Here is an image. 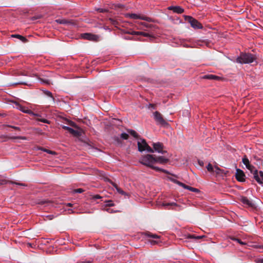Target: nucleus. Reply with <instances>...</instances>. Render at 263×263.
<instances>
[{
  "instance_id": "603ef678",
  "label": "nucleus",
  "mask_w": 263,
  "mask_h": 263,
  "mask_svg": "<svg viewBox=\"0 0 263 263\" xmlns=\"http://www.w3.org/2000/svg\"><path fill=\"white\" fill-rule=\"evenodd\" d=\"M46 202H47L46 201H42L40 202V203L43 204H44L45 203H46Z\"/></svg>"
},
{
  "instance_id": "9d476101",
  "label": "nucleus",
  "mask_w": 263,
  "mask_h": 263,
  "mask_svg": "<svg viewBox=\"0 0 263 263\" xmlns=\"http://www.w3.org/2000/svg\"><path fill=\"white\" fill-rule=\"evenodd\" d=\"M17 108L19 109L20 110L22 111V112L24 113L28 114L30 115L33 116H39V114H34L33 112H32L31 110L29 109L27 107L24 106L23 105H21L19 104H16Z\"/></svg>"
},
{
  "instance_id": "39448f33",
  "label": "nucleus",
  "mask_w": 263,
  "mask_h": 263,
  "mask_svg": "<svg viewBox=\"0 0 263 263\" xmlns=\"http://www.w3.org/2000/svg\"><path fill=\"white\" fill-rule=\"evenodd\" d=\"M246 167L248 170H249L250 172L253 175V178L259 184H262V181L260 179L258 176V172L255 168V167L251 164L250 163L248 165H247Z\"/></svg>"
},
{
  "instance_id": "412c9836",
  "label": "nucleus",
  "mask_w": 263,
  "mask_h": 263,
  "mask_svg": "<svg viewBox=\"0 0 263 263\" xmlns=\"http://www.w3.org/2000/svg\"><path fill=\"white\" fill-rule=\"evenodd\" d=\"M69 132L75 136H79L80 135V133L79 131L74 130L71 127Z\"/></svg>"
},
{
  "instance_id": "f704fd0d",
  "label": "nucleus",
  "mask_w": 263,
  "mask_h": 263,
  "mask_svg": "<svg viewBox=\"0 0 263 263\" xmlns=\"http://www.w3.org/2000/svg\"><path fill=\"white\" fill-rule=\"evenodd\" d=\"M44 93L46 95H47L48 97H51L52 99V100H54V98H53L52 94L51 92H50L49 91H45L44 92Z\"/></svg>"
},
{
  "instance_id": "5701e85b",
  "label": "nucleus",
  "mask_w": 263,
  "mask_h": 263,
  "mask_svg": "<svg viewBox=\"0 0 263 263\" xmlns=\"http://www.w3.org/2000/svg\"><path fill=\"white\" fill-rule=\"evenodd\" d=\"M242 161L243 163L246 166L250 163L249 160L247 158L246 155H245L242 158Z\"/></svg>"
},
{
  "instance_id": "1a4fd4ad",
  "label": "nucleus",
  "mask_w": 263,
  "mask_h": 263,
  "mask_svg": "<svg viewBox=\"0 0 263 263\" xmlns=\"http://www.w3.org/2000/svg\"><path fill=\"white\" fill-rule=\"evenodd\" d=\"M246 175L244 172L239 168L236 169V172L235 174V178L238 181L245 182Z\"/></svg>"
},
{
  "instance_id": "37998d69",
  "label": "nucleus",
  "mask_w": 263,
  "mask_h": 263,
  "mask_svg": "<svg viewBox=\"0 0 263 263\" xmlns=\"http://www.w3.org/2000/svg\"><path fill=\"white\" fill-rule=\"evenodd\" d=\"M215 169L216 170L215 171H216V173L219 174V171H220V169L217 166H215Z\"/></svg>"
},
{
  "instance_id": "7ed1b4c3",
  "label": "nucleus",
  "mask_w": 263,
  "mask_h": 263,
  "mask_svg": "<svg viewBox=\"0 0 263 263\" xmlns=\"http://www.w3.org/2000/svg\"><path fill=\"white\" fill-rule=\"evenodd\" d=\"M137 145L139 152H143L146 150L149 153H154V149L148 145L145 139H141V141L138 142Z\"/></svg>"
},
{
  "instance_id": "de8ad7c7",
  "label": "nucleus",
  "mask_w": 263,
  "mask_h": 263,
  "mask_svg": "<svg viewBox=\"0 0 263 263\" xmlns=\"http://www.w3.org/2000/svg\"><path fill=\"white\" fill-rule=\"evenodd\" d=\"M7 182V181L6 180H2L1 183L2 184H6Z\"/></svg>"
},
{
  "instance_id": "e433bc0d",
  "label": "nucleus",
  "mask_w": 263,
  "mask_h": 263,
  "mask_svg": "<svg viewBox=\"0 0 263 263\" xmlns=\"http://www.w3.org/2000/svg\"><path fill=\"white\" fill-rule=\"evenodd\" d=\"M201 237H200V236H196L195 235H189L187 236L188 238H194V239H200Z\"/></svg>"
},
{
  "instance_id": "dca6fc26",
  "label": "nucleus",
  "mask_w": 263,
  "mask_h": 263,
  "mask_svg": "<svg viewBox=\"0 0 263 263\" xmlns=\"http://www.w3.org/2000/svg\"><path fill=\"white\" fill-rule=\"evenodd\" d=\"M11 37L17 38V39L20 40L23 43H26L28 42V40L25 37H24L21 35H20V34H12L11 35Z\"/></svg>"
},
{
  "instance_id": "7c9ffc66",
  "label": "nucleus",
  "mask_w": 263,
  "mask_h": 263,
  "mask_svg": "<svg viewBox=\"0 0 263 263\" xmlns=\"http://www.w3.org/2000/svg\"><path fill=\"white\" fill-rule=\"evenodd\" d=\"M9 182L11 184H16V185H18L20 186H27L25 184L22 183H18V182H16L12 181H10Z\"/></svg>"
},
{
  "instance_id": "6ab92c4d",
  "label": "nucleus",
  "mask_w": 263,
  "mask_h": 263,
  "mask_svg": "<svg viewBox=\"0 0 263 263\" xmlns=\"http://www.w3.org/2000/svg\"><path fill=\"white\" fill-rule=\"evenodd\" d=\"M182 187L184 189H187V190H190L191 191L194 192H199V190L198 189L192 187L188 186V185H185L184 183H183V185Z\"/></svg>"
},
{
  "instance_id": "2f4dec72",
  "label": "nucleus",
  "mask_w": 263,
  "mask_h": 263,
  "mask_svg": "<svg viewBox=\"0 0 263 263\" xmlns=\"http://www.w3.org/2000/svg\"><path fill=\"white\" fill-rule=\"evenodd\" d=\"M84 192V190L82 189H77L73 190L72 192L73 193H82Z\"/></svg>"
},
{
  "instance_id": "49530a36",
  "label": "nucleus",
  "mask_w": 263,
  "mask_h": 263,
  "mask_svg": "<svg viewBox=\"0 0 263 263\" xmlns=\"http://www.w3.org/2000/svg\"><path fill=\"white\" fill-rule=\"evenodd\" d=\"M115 140L119 143H121L120 140L118 137H116Z\"/></svg>"
},
{
  "instance_id": "4c0bfd02",
  "label": "nucleus",
  "mask_w": 263,
  "mask_h": 263,
  "mask_svg": "<svg viewBox=\"0 0 263 263\" xmlns=\"http://www.w3.org/2000/svg\"><path fill=\"white\" fill-rule=\"evenodd\" d=\"M8 127H11V128H13L15 130H20V128L19 127H17V126H12V125H7Z\"/></svg>"
},
{
  "instance_id": "79ce46f5",
  "label": "nucleus",
  "mask_w": 263,
  "mask_h": 263,
  "mask_svg": "<svg viewBox=\"0 0 263 263\" xmlns=\"http://www.w3.org/2000/svg\"><path fill=\"white\" fill-rule=\"evenodd\" d=\"M198 164L200 166H203L204 165V162L202 160H198Z\"/></svg>"
},
{
  "instance_id": "423d86ee",
  "label": "nucleus",
  "mask_w": 263,
  "mask_h": 263,
  "mask_svg": "<svg viewBox=\"0 0 263 263\" xmlns=\"http://www.w3.org/2000/svg\"><path fill=\"white\" fill-rule=\"evenodd\" d=\"M154 119L158 124L165 126L168 124L164 119L162 115L158 111H155L154 113Z\"/></svg>"
},
{
  "instance_id": "b1692460",
  "label": "nucleus",
  "mask_w": 263,
  "mask_h": 263,
  "mask_svg": "<svg viewBox=\"0 0 263 263\" xmlns=\"http://www.w3.org/2000/svg\"><path fill=\"white\" fill-rule=\"evenodd\" d=\"M127 16L133 19H139L140 15H138L135 13H129L127 14Z\"/></svg>"
},
{
  "instance_id": "72a5a7b5",
  "label": "nucleus",
  "mask_w": 263,
  "mask_h": 263,
  "mask_svg": "<svg viewBox=\"0 0 263 263\" xmlns=\"http://www.w3.org/2000/svg\"><path fill=\"white\" fill-rule=\"evenodd\" d=\"M96 10L97 11L101 13H105L107 12L108 11V10L106 9L98 8Z\"/></svg>"
},
{
  "instance_id": "c03bdc74",
  "label": "nucleus",
  "mask_w": 263,
  "mask_h": 263,
  "mask_svg": "<svg viewBox=\"0 0 263 263\" xmlns=\"http://www.w3.org/2000/svg\"><path fill=\"white\" fill-rule=\"evenodd\" d=\"M63 128L65 129V130H68V132L69 131V129H70V127H68V126H63Z\"/></svg>"
},
{
  "instance_id": "cd10ccee",
  "label": "nucleus",
  "mask_w": 263,
  "mask_h": 263,
  "mask_svg": "<svg viewBox=\"0 0 263 263\" xmlns=\"http://www.w3.org/2000/svg\"><path fill=\"white\" fill-rule=\"evenodd\" d=\"M231 239L234 241H237L238 243L241 245H246V243L244 242H242L240 239L235 238V237H231Z\"/></svg>"
},
{
  "instance_id": "ea45409f",
  "label": "nucleus",
  "mask_w": 263,
  "mask_h": 263,
  "mask_svg": "<svg viewBox=\"0 0 263 263\" xmlns=\"http://www.w3.org/2000/svg\"><path fill=\"white\" fill-rule=\"evenodd\" d=\"M40 80H41L42 82H43V83H46V84H50V82H49V81L48 80H44V79H39Z\"/></svg>"
},
{
  "instance_id": "0eeeda50",
  "label": "nucleus",
  "mask_w": 263,
  "mask_h": 263,
  "mask_svg": "<svg viewBox=\"0 0 263 263\" xmlns=\"http://www.w3.org/2000/svg\"><path fill=\"white\" fill-rule=\"evenodd\" d=\"M240 201L243 203V205L247 206L248 207L251 208L252 209L256 208V206L254 202L252 200L249 199L247 197L241 196L240 197Z\"/></svg>"
},
{
  "instance_id": "58836bf2",
  "label": "nucleus",
  "mask_w": 263,
  "mask_h": 263,
  "mask_svg": "<svg viewBox=\"0 0 263 263\" xmlns=\"http://www.w3.org/2000/svg\"><path fill=\"white\" fill-rule=\"evenodd\" d=\"M259 175V177L261 180V181H262V183H263V172L261 171H259L258 172V175Z\"/></svg>"
},
{
  "instance_id": "a878e982",
  "label": "nucleus",
  "mask_w": 263,
  "mask_h": 263,
  "mask_svg": "<svg viewBox=\"0 0 263 263\" xmlns=\"http://www.w3.org/2000/svg\"><path fill=\"white\" fill-rule=\"evenodd\" d=\"M140 24L142 26H143L144 27H146V28H153L154 27V25H152V24H149L147 23H145V22H141L140 23Z\"/></svg>"
},
{
  "instance_id": "aec40b11",
  "label": "nucleus",
  "mask_w": 263,
  "mask_h": 263,
  "mask_svg": "<svg viewBox=\"0 0 263 263\" xmlns=\"http://www.w3.org/2000/svg\"><path fill=\"white\" fill-rule=\"evenodd\" d=\"M128 133L130 134L132 136H133L134 137L136 138H139L138 134L136 133V131L133 130V129H128L127 130Z\"/></svg>"
},
{
  "instance_id": "3c124183",
  "label": "nucleus",
  "mask_w": 263,
  "mask_h": 263,
  "mask_svg": "<svg viewBox=\"0 0 263 263\" xmlns=\"http://www.w3.org/2000/svg\"><path fill=\"white\" fill-rule=\"evenodd\" d=\"M67 205L68 206H72V204L70 203H67Z\"/></svg>"
},
{
  "instance_id": "20e7f679",
  "label": "nucleus",
  "mask_w": 263,
  "mask_h": 263,
  "mask_svg": "<svg viewBox=\"0 0 263 263\" xmlns=\"http://www.w3.org/2000/svg\"><path fill=\"white\" fill-rule=\"evenodd\" d=\"M184 18L186 21L190 24L191 27L195 29L202 28V24L193 17L185 15L184 16Z\"/></svg>"
},
{
  "instance_id": "09e8293b",
  "label": "nucleus",
  "mask_w": 263,
  "mask_h": 263,
  "mask_svg": "<svg viewBox=\"0 0 263 263\" xmlns=\"http://www.w3.org/2000/svg\"><path fill=\"white\" fill-rule=\"evenodd\" d=\"M45 152H47L48 154H52V152H51V151L50 150H47V149H46L45 150Z\"/></svg>"
},
{
  "instance_id": "f03ea898",
  "label": "nucleus",
  "mask_w": 263,
  "mask_h": 263,
  "mask_svg": "<svg viewBox=\"0 0 263 263\" xmlns=\"http://www.w3.org/2000/svg\"><path fill=\"white\" fill-rule=\"evenodd\" d=\"M256 59L254 54L250 53H241L236 62L240 64H249L253 62Z\"/></svg>"
},
{
  "instance_id": "c9c22d12",
  "label": "nucleus",
  "mask_w": 263,
  "mask_h": 263,
  "mask_svg": "<svg viewBox=\"0 0 263 263\" xmlns=\"http://www.w3.org/2000/svg\"><path fill=\"white\" fill-rule=\"evenodd\" d=\"M9 138L11 139H26V138L24 137H11Z\"/></svg>"
},
{
  "instance_id": "393cba45",
  "label": "nucleus",
  "mask_w": 263,
  "mask_h": 263,
  "mask_svg": "<svg viewBox=\"0 0 263 263\" xmlns=\"http://www.w3.org/2000/svg\"><path fill=\"white\" fill-rule=\"evenodd\" d=\"M145 234L148 237H151V238H153L156 239V238H159V236H158L157 235L153 234H152L151 233H150L149 232H146Z\"/></svg>"
},
{
  "instance_id": "9b49d317",
  "label": "nucleus",
  "mask_w": 263,
  "mask_h": 263,
  "mask_svg": "<svg viewBox=\"0 0 263 263\" xmlns=\"http://www.w3.org/2000/svg\"><path fill=\"white\" fill-rule=\"evenodd\" d=\"M105 180L107 182H109L112 185V186L116 188V189L117 190V192L120 194H122V195H126V193L125 192H124L121 189H120V187H118V186L117 185V184H116L115 183L113 182L111 180H110L109 178H105Z\"/></svg>"
},
{
  "instance_id": "ddd939ff",
  "label": "nucleus",
  "mask_w": 263,
  "mask_h": 263,
  "mask_svg": "<svg viewBox=\"0 0 263 263\" xmlns=\"http://www.w3.org/2000/svg\"><path fill=\"white\" fill-rule=\"evenodd\" d=\"M168 10H172L174 12L181 14L184 12V9L180 6H171L168 8Z\"/></svg>"
},
{
  "instance_id": "a19ab883",
  "label": "nucleus",
  "mask_w": 263,
  "mask_h": 263,
  "mask_svg": "<svg viewBox=\"0 0 263 263\" xmlns=\"http://www.w3.org/2000/svg\"><path fill=\"white\" fill-rule=\"evenodd\" d=\"M149 108H152L153 109H156V105L153 104H149L148 106Z\"/></svg>"
},
{
  "instance_id": "f3484780",
  "label": "nucleus",
  "mask_w": 263,
  "mask_h": 263,
  "mask_svg": "<svg viewBox=\"0 0 263 263\" xmlns=\"http://www.w3.org/2000/svg\"><path fill=\"white\" fill-rule=\"evenodd\" d=\"M203 79H210V80H218L219 79V77L213 75V74H208L205 75L203 77Z\"/></svg>"
},
{
  "instance_id": "4d7b16f0",
  "label": "nucleus",
  "mask_w": 263,
  "mask_h": 263,
  "mask_svg": "<svg viewBox=\"0 0 263 263\" xmlns=\"http://www.w3.org/2000/svg\"><path fill=\"white\" fill-rule=\"evenodd\" d=\"M260 262H261V263H263V259H261V260H260Z\"/></svg>"
},
{
  "instance_id": "c85d7f7f",
  "label": "nucleus",
  "mask_w": 263,
  "mask_h": 263,
  "mask_svg": "<svg viewBox=\"0 0 263 263\" xmlns=\"http://www.w3.org/2000/svg\"><path fill=\"white\" fill-rule=\"evenodd\" d=\"M206 168L209 172L212 173L214 172V168L211 163L208 164L206 166Z\"/></svg>"
},
{
  "instance_id": "c756f323",
  "label": "nucleus",
  "mask_w": 263,
  "mask_h": 263,
  "mask_svg": "<svg viewBox=\"0 0 263 263\" xmlns=\"http://www.w3.org/2000/svg\"><path fill=\"white\" fill-rule=\"evenodd\" d=\"M120 137L123 139L127 140L129 136L127 134L123 133L121 134Z\"/></svg>"
},
{
  "instance_id": "4468645a",
  "label": "nucleus",
  "mask_w": 263,
  "mask_h": 263,
  "mask_svg": "<svg viewBox=\"0 0 263 263\" xmlns=\"http://www.w3.org/2000/svg\"><path fill=\"white\" fill-rule=\"evenodd\" d=\"M55 22L60 24L65 25H73L74 23L72 20H68L66 19H57Z\"/></svg>"
},
{
  "instance_id": "8fccbe9b",
  "label": "nucleus",
  "mask_w": 263,
  "mask_h": 263,
  "mask_svg": "<svg viewBox=\"0 0 263 263\" xmlns=\"http://www.w3.org/2000/svg\"><path fill=\"white\" fill-rule=\"evenodd\" d=\"M17 84H26L24 82H18V83H17Z\"/></svg>"
},
{
  "instance_id": "5fc2aeb1",
  "label": "nucleus",
  "mask_w": 263,
  "mask_h": 263,
  "mask_svg": "<svg viewBox=\"0 0 263 263\" xmlns=\"http://www.w3.org/2000/svg\"><path fill=\"white\" fill-rule=\"evenodd\" d=\"M107 205L110 206H112L113 204L111 203H108V204H107Z\"/></svg>"
},
{
  "instance_id": "4be33fe9",
  "label": "nucleus",
  "mask_w": 263,
  "mask_h": 263,
  "mask_svg": "<svg viewBox=\"0 0 263 263\" xmlns=\"http://www.w3.org/2000/svg\"><path fill=\"white\" fill-rule=\"evenodd\" d=\"M36 117H37V118L36 119V120L37 121H41L42 122H43L45 123H47V124H50V122L47 119L40 118V116L39 115V116H36Z\"/></svg>"
},
{
  "instance_id": "6e6552de",
  "label": "nucleus",
  "mask_w": 263,
  "mask_h": 263,
  "mask_svg": "<svg viewBox=\"0 0 263 263\" xmlns=\"http://www.w3.org/2000/svg\"><path fill=\"white\" fill-rule=\"evenodd\" d=\"M152 145L153 146L154 152L156 151L158 153H161L162 154L167 153L166 151L163 150V144L160 142L153 143Z\"/></svg>"
},
{
  "instance_id": "13d9d810",
  "label": "nucleus",
  "mask_w": 263,
  "mask_h": 263,
  "mask_svg": "<svg viewBox=\"0 0 263 263\" xmlns=\"http://www.w3.org/2000/svg\"><path fill=\"white\" fill-rule=\"evenodd\" d=\"M70 211L71 212V213H73V212L72 210H70Z\"/></svg>"
},
{
  "instance_id": "6e6d98bb",
  "label": "nucleus",
  "mask_w": 263,
  "mask_h": 263,
  "mask_svg": "<svg viewBox=\"0 0 263 263\" xmlns=\"http://www.w3.org/2000/svg\"><path fill=\"white\" fill-rule=\"evenodd\" d=\"M152 243H156L157 242H156V241H152Z\"/></svg>"
},
{
  "instance_id": "864d4df0",
  "label": "nucleus",
  "mask_w": 263,
  "mask_h": 263,
  "mask_svg": "<svg viewBox=\"0 0 263 263\" xmlns=\"http://www.w3.org/2000/svg\"><path fill=\"white\" fill-rule=\"evenodd\" d=\"M109 20L111 22H115V21L112 19V18H109Z\"/></svg>"
},
{
  "instance_id": "2eb2a0df",
  "label": "nucleus",
  "mask_w": 263,
  "mask_h": 263,
  "mask_svg": "<svg viewBox=\"0 0 263 263\" xmlns=\"http://www.w3.org/2000/svg\"><path fill=\"white\" fill-rule=\"evenodd\" d=\"M131 34L133 35H143L145 37H150L151 39H154V37L152 36L151 34H149L148 33H146L142 31H132L131 33H130Z\"/></svg>"
},
{
  "instance_id": "473e14b6",
  "label": "nucleus",
  "mask_w": 263,
  "mask_h": 263,
  "mask_svg": "<svg viewBox=\"0 0 263 263\" xmlns=\"http://www.w3.org/2000/svg\"><path fill=\"white\" fill-rule=\"evenodd\" d=\"M171 180L173 182H174V183H176V184H177L179 185H180V186H183V183H182V182H180V181H178V180H176V179H171Z\"/></svg>"
},
{
  "instance_id": "bb28decb",
  "label": "nucleus",
  "mask_w": 263,
  "mask_h": 263,
  "mask_svg": "<svg viewBox=\"0 0 263 263\" xmlns=\"http://www.w3.org/2000/svg\"><path fill=\"white\" fill-rule=\"evenodd\" d=\"M139 19H141V20H144V21H146L148 22H152V19L151 18L148 17H146V16H141V15H140Z\"/></svg>"
},
{
  "instance_id": "bf43d9fd",
  "label": "nucleus",
  "mask_w": 263,
  "mask_h": 263,
  "mask_svg": "<svg viewBox=\"0 0 263 263\" xmlns=\"http://www.w3.org/2000/svg\"><path fill=\"white\" fill-rule=\"evenodd\" d=\"M0 116H1V114H0Z\"/></svg>"
},
{
  "instance_id": "f8f14e48",
  "label": "nucleus",
  "mask_w": 263,
  "mask_h": 263,
  "mask_svg": "<svg viewBox=\"0 0 263 263\" xmlns=\"http://www.w3.org/2000/svg\"><path fill=\"white\" fill-rule=\"evenodd\" d=\"M82 38L90 41L96 40L97 36L90 33H85L81 34Z\"/></svg>"
},
{
  "instance_id": "a211bd4d",
  "label": "nucleus",
  "mask_w": 263,
  "mask_h": 263,
  "mask_svg": "<svg viewBox=\"0 0 263 263\" xmlns=\"http://www.w3.org/2000/svg\"><path fill=\"white\" fill-rule=\"evenodd\" d=\"M162 205L166 207L168 210L171 209L170 207L172 206H178V205L175 202L163 203Z\"/></svg>"
},
{
  "instance_id": "a18cd8bd",
  "label": "nucleus",
  "mask_w": 263,
  "mask_h": 263,
  "mask_svg": "<svg viewBox=\"0 0 263 263\" xmlns=\"http://www.w3.org/2000/svg\"><path fill=\"white\" fill-rule=\"evenodd\" d=\"M101 198V197L99 195H96L93 196L94 199H100Z\"/></svg>"
},
{
  "instance_id": "f257e3e1",
  "label": "nucleus",
  "mask_w": 263,
  "mask_h": 263,
  "mask_svg": "<svg viewBox=\"0 0 263 263\" xmlns=\"http://www.w3.org/2000/svg\"><path fill=\"white\" fill-rule=\"evenodd\" d=\"M169 160L165 156H157L156 155L147 154L142 156L139 160V162L144 165L149 167L157 172H161L168 174L167 171L154 166V164L160 163L165 164L168 162Z\"/></svg>"
}]
</instances>
